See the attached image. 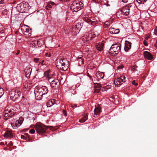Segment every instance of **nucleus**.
<instances>
[{
    "label": "nucleus",
    "mask_w": 157,
    "mask_h": 157,
    "mask_svg": "<svg viewBox=\"0 0 157 157\" xmlns=\"http://www.w3.org/2000/svg\"><path fill=\"white\" fill-rule=\"evenodd\" d=\"M16 122L17 123V124H19V121L17 120L16 121Z\"/></svg>",
    "instance_id": "4d7b16f0"
},
{
    "label": "nucleus",
    "mask_w": 157,
    "mask_h": 157,
    "mask_svg": "<svg viewBox=\"0 0 157 157\" xmlns=\"http://www.w3.org/2000/svg\"><path fill=\"white\" fill-rule=\"evenodd\" d=\"M110 21H106L104 25V27L105 29L108 28L109 26L110 25Z\"/></svg>",
    "instance_id": "393cba45"
},
{
    "label": "nucleus",
    "mask_w": 157,
    "mask_h": 157,
    "mask_svg": "<svg viewBox=\"0 0 157 157\" xmlns=\"http://www.w3.org/2000/svg\"><path fill=\"white\" fill-rule=\"evenodd\" d=\"M94 1L95 2H100V0H94Z\"/></svg>",
    "instance_id": "8fccbe9b"
},
{
    "label": "nucleus",
    "mask_w": 157,
    "mask_h": 157,
    "mask_svg": "<svg viewBox=\"0 0 157 157\" xmlns=\"http://www.w3.org/2000/svg\"><path fill=\"white\" fill-rule=\"evenodd\" d=\"M9 111L10 110H8L7 109L5 111L4 116L5 117H9L8 113H9Z\"/></svg>",
    "instance_id": "c85d7f7f"
},
{
    "label": "nucleus",
    "mask_w": 157,
    "mask_h": 157,
    "mask_svg": "<svg viewBox=\"0 0 157 157\" xmlns=\"http://www.w3.org/2000/svg\"><path fill=\"white\" fill-rule=\"evenodd\" d=\"M104 46V44L102 43H101L98 44L96 45V48L97 50L99 51H101L103 49V47Z\"/></svg>",
    "instance_id": "a211bd4d"
},
{
    "label": "nucleus",
    "mask_w": 157,
    "mask_h": 157,
    "mask_svg": "<svg viewBox=\"0 0 157 157\" xmlns=\"http://www.w3.org/2000/svg\"><path fill=\"white\" fill-rule=\"evenodd\" d=\"M79 26H81V24L79 23H78L76 24V25H74V26L72 27V30L74 31L75 30H79Z\"/></svg>",
    "instance_id": "4be33fe9"
},
{
    "label": "nucleus",
    "mask_w": 157,
    "mask_h": 157,
    "mask_svg": "<svg viewBox=\"0 0 157 157\" xmlns=\"http://www.w3.org/2000/svg\"><path fill=\"white\" fill-rule=\"evenodd\" d=\"M4 33V31L3 30H2L1 31H0V34H2Z\"/></svg>",
    "instance_id": "603ef678"
},
{
    "label": "nucleus",
    "mask_w": 157,
    "mask_h": 157,
    "mask_svg": "<svg viewBox=\"0 0 157 157\" xmlns=\"http://www.w3.org/2000/svg\"><path fill=\"white\" fill-rule=\"evenodd\" d=\"M144 54L145 59L150 60L153 59V56L152 54L149 52L146 51L144 52Z\"/></svg>",
    "instance_id": "9b49d317"
},
{
    "label": "nucleus",
    "mask_w": 157,
    "mask_h": 157,
    "mask_svg": "<svg viewBox=\"0 0 157 157\" xmlns=\"http://www.w3.org/2000/svg\"><path fill=\"white\" fill-rule=\"evenodd\" d=\"M7 142H6V143H5V144H6V145H7Z\"/></svg>",
    "instance_id": "774afa93"
},
{
    "label": "nucleus",
    "mask_w": 157,
    "mask_h": 157,
    "mask_svg": "<svg viewBox=\"0 0 157 157\" xmlns=\"http://www.w3.org/2000/svg\"><path fill=\"white\" fill-rule=\"evenodd\" d=\"M78 6H80V7L82 6H83V4L82 2H78Z\"/></svg>",
    "instance_id": "ea45409f"
},
{
    "label": "nucleus",
    "mask_w": 157,
    "mask_h": 157,
    "mask_svg": "<svg viewBox=\"0 0 157 157\" xmlns=\"http://www.w3.org/2000/svg\"><path fill=\"white\" fill-rule=\"evenodd\" d=\"M54 100H49L46 103V105L47 107H50L54 104Z\"/></svg>",
    "instance_id": "aec40b11"
},
{
    "label": "nucleus",
    "mask_w": 157,
    "mask_h": 157,
    "mask_svg": "<svg viewBox=\"0 0 157 157\" xmlns=\"http://www.w3.org/2000/svg\"><path fill=\"white\" fill-rule=\"evenodd\" d=\"M50 3L51 5L54 6L55 4V3L53 2H51Z\"/></svg>",
    "instance_id": "de8ad7c7"
},
{
    "label": "nucleus",
    "mask_w": 157,
    "mask_h": 157,
    "mask_svg": "<svg viewBox=\"0 0 157 157\" xmlns=\"http://www.w3.org/2000/svg\"><path fill=\"white\" fill-rule=\"evenodd\" d=\"M95 89L94 92L97 93L99 92L101 89L100 85L99 84H97V85H95Z\"/></svg>",
    "instance_id": "412c9836"
},
{
    "label": "nucleus",
    "mask_w": 157,
    "mask_h": 157,
    "mask_svg": "<svg viewBox=\"0 0 157 157\" xmlns=\"http://www.w3.org/2000/svg\"><path fill=\"white\" fill-rule=\"evenodd\" d=\"M44 62V60L42 61V63H43Z\"/></svg>",
    "instance_id": "69168bd1"
},
{
    "label": "nucleus",
    "mask_w": 157,
    "mask_h": 157,
    "mask_svg": "<svg viewBox=\"0 0 157 157\" xmlns=\"http://www.w3.org/2000/svg\"><path fill=\"white\" fill-rule=\"evenodd\" d=\"M63 60H64L61 59L59 60H57V61H59V62H60V63H61L62 64L64 62H63Z\"/></svg>",
    "instance_id": "7c9ffc66"
},
{
    "label": "nucleus",
    "mask_w": 157,
    "mask_h": 157,
    "mask_svg": "<svg viewBox=\"0 0 157 157\" xmlns=\"http://www.w3.org/2000/svg\"><path fill=\"white\" fill-rule=\"evenodd\" d=\"M21 139H24L25 140L27 139V138L26 137H25V136L23 135H21Z\"/></svg>",
    "instance_id": "f704fd0d"
},
{
    "label": "nucleus",
    "mask_w": 157,
    "mask_h": 157,
    "mask_svg": "<svg viewBox=\"0 0 157 157\" xmlns=\"http://www.w3.org/2000/svg\"><path fill=\"white\" fill-rule=\"evenodd\" d=\"M34 61L35 62V63H37V62H39V58H34Z\"/></svg>",
    "instance_id": "473e14b6"
},
{
    "label": "nucleus",
    "mask_w": 157,
    "mask_h": 157,
    "mask_svg": "<svg viewBox=\"0 0 157 157\" xmlns=\"http://www.w3.org/2000/svg\"><path fill=\"white\" fill-rule=\"evenodd\" d=\"M15 108L13 107V109H8V110H10L9 113H8V116L9 117H10L11 116L14 115V114L16 112L15 111H16V110L15 109Z\"/></svg>",
    "instance_id": "2eb2a0df"
},
{
    "label": "nucleus",
    "mask_w": 157,
    "mask_h": 157,
    "mask_svg": "<svg viewBox=\"0 0 157 157\" xmlns=\"http://www.w3.org/2000/svg\"><path fill=\"white\" fill-rule=\"evenodd\" d=\"M47 7L48 8H52V6L51 5L50 3L48 5Z\"/></svg>",
    "instance_id": "a19ab883"
},
{
    "label": "nucleus",
    "mask_w": 157,
    "mask_h": 157,
    "mask_svg": "<svg viewBox=\"0 0 157 157\" xmlns=\"http://www.w3.org/2000/svg\"><path fill=\"white\" fill-rule=\"evenodd\" d=\"M101 77H102V76L103 75H103L102 73L101 74V75H100Z\"/></svg>",
    "instance_id": "680f3d73"
},
{
    "label": "nucleus",
    "mask_w": 157,
    "mask_h": 157,
    "mask_svg": "<svg viewBox=\"0 0 157 157\" xmlns=\"http://www.w3.org/2000/svg\"><path fill=\"white\" fill-rule=\"evenodd\" d=\"M68 66L67 64H65V63L64 62L63 64H62V66L61 67V68L60 69L63 70V71H66L68 68Z\"/></svg>",
    "instance_id": "5701e85b"
},
{
    "label": "nucleus",
    "mask_w": 157,
    "mask_h": 157,
    "mask_svg": "<svg viewBox=\"0 0 157 157\" xmlns=\"http://www.w3.org/2000/svg\"><path fill=\"white\" fill-rule=\"evenodd\" d=\"M45 55L46 56L48 55V57H49L50 56V54H48V53H46Z\"/></svg>",
    "instance_id": "a18cd8bd"
},
{
    "label": "nucleus",
    "mask_w": 157,
    "mask_h": 157,
    "mask_svg": "<svg viewBox=\"0 0 157 157\" xmlns=\"http://www.w3.org/2000/svg\"><path fill=\"white\" fill-rule=\"evenodd\" d=\"M83 20L86 22L92 25H94L96 23V22L92 21L90 18L87 17H83Z\"/></svg>",
    "instance_id": "f8f14e48"
},
{
    "label": "nucleus",
    "mask_w": 157,
    "mask_h": 157,
    "mask_svg": "<svg viewBox=\"0 0 157 157\" xmlns=\"http://www.w3.org/2000/svg\"><path fill=\"white\" fill-rule=\"evenodd\" d=\"M4 94V91L2 88L0 86V98Z\"/></svg>",
    "instance_id": "cd10ccee"
},
{
    "label": "nucleus",
    "mask_w": 157,
    "mask_h": 157,
    "mask_svg": "<svg viewBox=\"0 0 157 157\" xmlns=\"http://www.w3.org/2000/svg\"><path fill=\"white\" fill-rule=\"evenodd\" d=\"M63 115H64V116H67V113L65 110L63 109Z\"/></svg>",
    "instance_id": "2f4dec72"
},
{
    "label": "nucleus",
    "mask_w": 157,
    "mask_h": 157,
    "mask_svg": "<svg viewBox=\"0 0 157 157\" xmlns=\"http://www.w3.org/2000/svg\"><path fill=\"white\" fill-rule=\"evenodd\" d=\"M49 127L51 128L52 126H46L41 123L36 124L34 127L37 132L39 134H42L46 132V130Z\"/></svg>",
    "instance_id": "f257e3e1"
},
{
    "label": "nucleus",
    "mask_w": 157,
    "mask_h": 157,
    "mask_svg": "<svg viewBox=\"0 0 157 157\" xmlns=\"http://www.w3.org/2000/svg\"><path fill=\"white\" fill-rule=\"evenodd\" d=\"M109 30L110 33L113 34L118 33L120 32L119 29H115L113 28H109Z\"/></svg>",
    "instance_id": "dca6fc26"
},
{
    "label": "nucleus",
    "mask_w": 157,
    "mask_h": 157,
    "mask_svg": "<svg viewBox=\"0 0 157 157\" xmlns=\"http://www.w3.org/2000/svg\"><path fill=\"white\" fill-rule=\"evenodd\" d=\"M12 133L9 131H6L5 134H4V136L6 137H10L12 136Z\"/></svg>",
    "instance_id": "b1692460"
},
{
    "label": "nucleus",
    "mask_w": 157,
    "mask_h": 157,
    "mask_svg": "<svg viewBox=\"0 0 157 157\" xmlns=\"http://www.w3.org/2000/svg\"><path fill=\"white\" fill-rule=\"evenodd\" d=\"M122 1L124 2H127L128 1V0H122Z\"/></svg>",
    "instance_id": "5fc2aeb1"
},
{
    "label": "nucleus",
    "mask_w": 157,
    "mask_h": 157,
    "mask_svg": "<svg viewBox=\"0 0 157 157\" xmlns=\"http://www.w3.org/2000/svg\"><path fill=\"white\" fill-rule=\"evenodd\" d=\"M156 43L155 44V47H157V39L156 40Z\"/></svg>",
    "instance_id": "864d4df0"
},
{
    "label": "nucleus",
    "mask_w": 157,
    "mask_h": 157,
    "mask_svg": "<svg viewBox=\"0 0 157 157\" xmlns=\"http://www.w3.org/2000/svg\"><path fill=\"white\" fill-rule=\"evenodd\" d=\"M9 144L10 146H12L13 145V143H12V141H10Z\"/></svg>",
    "instance_id": "49530a36"
},
{
    "label": "nucleus",
    "mask_w": 157,
    "mask_h": 157,
    "mask_svg": "<svg viewBox=\"0 0 157 157\" xmlns=\"http://www.w3.org/2000/svg\"><path fill=\"white\" fill-rule=\"evenodd\" d=\"M10 97L11 99L13 101H15L21 95V92L19 89H17L16 90L13 89L9 93Z\"/></svg>",
    "instance_id": "f03ea898"
},
{
    "label": "nucleus",
    "mask_w": 157,
    "mask_h": 157,
    "mask_svg": "<svg viewBox=\"0 0 157 157\" xmlns=\"http://www.w3.org/2000/svg\"><path fill=\"white\" fill-rule=\"evenodd\" d=\"M125 77L124 75H121L120 77L116 78L115 80V86L121 85L123 82H125Z\"/></svg>",
    "instance_id": "20e7f679"
},
{
    "label": "nucleus",
    "mask_w": 157,
    "mask_h": 157,
    "mask_svg": "<svg viewBox=\"0 0 157 157\" xmlns=\"http://www.w3.org/2000/svg\"><path fill=\"white\" fill-rule=\"evenodd\" d=\"M59 84V80L57 79L53 80L51 82V86L53 88L55 87V89H58Z\"/></svg>",
    "instance_id": "0eeeda50"
},
{
    "label": "nucleus",
    "mask_w": 157,
    "mask_h": 157,
    "mask_svg": "<svg viewBox=\"0 0 157 157\" xmlns=\"http://www.w3.org/2000/svg\"><path fill=\"white\" fill-rule=\"evenodd\" d=\"M18 127V124H17V123L15 122V124H14V127L16 128L17 127Z\"/></svg>",
    "instance_id": "79ce46f5"
},
{
    "label": "nucleus",
    "mask_w": 157,
    "mask_h": 157,
    "mask_svg": "<svg viewBox=\"0 0 157 157\" xmlns=\"http://www.w3.org/2000/svg\"><path fill=\"white\" fill-rule=\"evenodd\" d=\"M20 53V50H17V52L16 53V54L17 55H18Z\"/></svg>",
    "instance_id": "3c124183"
},
{
    "label": "nucleus",
    "mask_w": 157,
    "mask_h": 157,
    "mask_svg": "<svg viewBox=\"0 0 157 157\" xmlns=\"http://www.w3.org/2000/svg\"><path fill=\"white\" fill-rule=\"evenodd\" d=\"M145 46H148V43L147 41H146V40H144L143 42Z\"/></svg>",
    "instance_id": "72a5a7b5"
},
{
    "label": "nucleus",
    "mask_w": 157,
    "mask_h": 157,
    "mask_svg": "<svg viewBox=\"0 0 157 157\" xmlns=\"http://www.w3.org/2000/svg\"><path fill=\"white\" fill-rule=\"evenodd\" d=\"M60 80H63V77H60Z\"/></svg>",
    "instance_id": "052dcab7"
},
{
    "label": "nucleus",
    "mask_w": 157,
    "mask_h": 157,
    "mask_svg": "<svg viewBox=\"0 0 157 157\" xmlns=\"http://www.w3.org/2000/svg\"><path fill=\"white\" fill-rule=\"evenodd\" d=\"M71 107H72V108H73V107H74V106H73V105H71Z\"/></svg>",
    "instance_id": "e2e57ef3"
},
{
    "label": "nucleus",
    "mask_w": 157,
    "mask_h": 157,
    "mask_svg": "<svg viewBox=\"0 0 157 157\" xmlns=\"http://www.w3.org/2000/svg\"><path fill=\"white\" fill-rule=\"evenodd\" d=\"M121 50L120 46L118 45L117 44H113L110 48L109 51V53L110 54L112 55L113 54V53H111L113 52L115 53L114 55H117L118 53L120 52Z\"/></svg>",
    "instance_id": "7ed1b4c3"
},
{
    "label": "nucleus",
    "mask_w": 157,
    "mask_h": 157,
    "mask_svg": "<svg viewBox=\"0 0 157 157\" xmlns=\"http://www.w3.org/2000/svg\"><path fill=\"white\" fill-rule=\"evenodd\" d=\"M0 144L1 145H5L4 144L3 142H1L0 143Z\"/></svg>",
    "instance_id": "09e8293b"
},
{
    "label": "nucleus",
    "mask_w": 157,
    "mask_h": 157,
    "mask_svg": "<svg viewBox=\"0 0 157 157\" xmlns=\"http://www.w3.org/2000/svg\"><path fill=\"white\" fill-rule=\"evenodd\" d=\"M125 44L124 46V50L126 52H127L128 50L131 48V43L127 40L125 41Z\"/></svg>",
    "instance_id": "ddd939ff"
},
{
    "label": "nucleus",
    "mask_w": 157,
    "mask_h": 157,
    "mask_svg": "<svg viewBox=\"0 0 157 157\" xmlns=\"http://www.w3.org/2000/svg\"><path fill=\"white\" fill-rule=\"evenodd\" d=\"M39 92L43 93V96L47 94L48 92V89L46 86L41 87L38 90Z\"/></svg>",
    "instance_id": "9d476101"
},
{
    "label": "nucleus",
    "mask_w": 157,
    "mask_h": 157,
    "mask_svg": "<svg viewBox=\"0 0 157 157\" xmlns=\"http://www.w3.org/2000/svg\"><path fill=\"white\" fill-rule=\"evenodd\" d=\"M28 4V3L24 2H21L17 4V9L23 12L25 10V8H26V6Z\"/></svg>",
    "instance_id": "39448f33"
},
{
    "label": "nucleus",
    "mask_w": 157,
    "mask_h": 157,
    "mask_svg": "<svg viewBox=\"0 0 157 157\" xmlns=\"http://www.w3.org/2000/svg\"><path fill=\"white\" fill-rule=\"evenodd\" d=\"M35 98L37 100H40L41 99V98H43V93H41L40 92H37L36 93H35Z\"/></svg>",
    "instance_id": "4468645a"
},
{
    "label": "nucleus",
    "mask_w": 157,
    "mask_h": 157,
    "mask_svg": "<svg viewBox=\"0 0 157 157\" xmlns=\"http://www.w3.org/2000/svg\"><path fill=\"white\" fill-rule=\"evenodd\" d=\"M136 66H134L132 67V70L134 71H135L136 70Z\"/></svg>",
    "instance_id": "c03bdc74"
},
{
    "label": "nucleus",
    "mask_w": 157,
    "mask_h": 157,
    "mask_svg": "<svg viewBox=\"0 0 157 157\" xmlns=\"http://www.w3.org/2000/svg\"><path fill=\"white\" fill-rule=\"evenodd\" d=\"M25 134L28 137V141H29V140H30V139L29 138V135L27 133H26Z\"/></svg>",
    "instance_id": "58836bf2"
},
{
    "label": "nucleus",
    "mask_w": 157,
    "mask_h": 157,
    "mask_svg": "<svg viewBox=\"0 0 157 157\" xmlns=\"http://www.w3.org/2000/svg\"><path fill=\"white\" fill-rule=\"evenodd\" d=\"M29 132L33 134L35 132V130L34 129H32L30 130Z\"/></svg>",
    "instance_id": "c756f323"
},
{
    "label": "nucleus",
    "mask_w": 157,
    "mask_h": 157,
    "mask_svg": "<svg viewBox=\"0 0 157 157\" xmlns=\"http://www.w3.org/2000/svg\"><path fill=\"white\" fill-rule=\"evenodd\" d=\"M88 114H86L79 120V122L82 123L85 122L88 119Z\"/></svg>",
    "instance_id": "6ab92c4d"
},
{
    "label": "nucleus",
    "mask_w": 157,
    "mask_h": 157,
    "mask_svg": "<svg viewBox=\"0 0 157 157\" xmlns=\"http://www.w3.org/2000/svg\"><path fill=\"white\" fill-rule=\"evenodd\" d=\"M5 0H1L0 1V4L4 3H5Z\"/></svg>",
    "instance_id": "4c0bfd02"
},
{
    "label": "nucleus",
    "mask_w": 157,
    "mask_h": 157,
    "mask_svg": "<svg viewBox=\"0 0 157 157\" xmlns=\"http://www.w3.org/2000/svg\"><path fill=\"white\" fill-rule=\"evenodd\" d=\"M56 65L58 68L60 69L61 67L62 66V64L61 63L59 62V61H57L56 63Z\"/></svg>",
    "instance_id": "a878e982"
},
{
    "label": "nucleus",
    "mask_w": 157,
    "mask_h": 157,
    "mask_svg": "<svg viewBox=\"0 0 157 157\" xmlns=\"http://www.w3.org/2000/svg\"><path fill=\"white\" fill-rule=\"evenodd\" d=\"M101 111V108L100 106H96L94 111V114L98 115L100 114Z\"/></svg>",
    "instance_id": "f3484780"
},
{
    "label": "nucleus",
    "mask_w": 157,
    "mask_h": 157,
    "mask_svg": "<svg viewBox=\"0 0 157 157\" xmlns=\"http://www.w3.org/2000/svg\"><path fill=\"white\" fill-rule=\"evenodd\" d=\"M147 0H136L137 2L139 4H144L146 2Z\"/></svg>",
    "instance_id": "bb28decb"
},
{
    "label": "nucleus",
    "mask_w": 157,
    "mask_h": 157,
    "mask_svg": "<svg viewBox=\"0 0 157 157\" xmlns=\"http://www.w3.org/2000/svg\"><path fill=\"white\" fill-rule=\"evenodd\" d=\"M76 4H77L76 2H74L71 6V9L73 12H77L82 9L80 6H76V7H74V5H76Z\"/></svg>",
    "instance_id": "423d86ee"
},
{
    "label": "nucleus",
    "mask_w": 157,
    "mask_h": 157,
    "mask_svg": "<svg viewBox=\"0 0 157 157\" xmlns=\"http://www.w3.org/2000/svg\"><path fill=\"white\" fill-rule=\"evenodd\" d=\"M8 119V117H5V116H4V119L5 120H7Z\"/></svg>",
    "instance_id": "13d9d810"
},
{
    "label": "nucleus",
    "mask_w": 157,
    "mask_h": 157,
    "mask_svg": "<svg viewBox=\"0 0 157 157\" xmlns=\"http://www.w3.org/2000/svg\"><path fill=\"white\" fill-rule=\"evenodd\" d=\"M122 1L124 2H127L128 1V0H122Z\"/></svg>",
    "instance_id": "6e6d98bb"
},
{
    "label": "nucleus",
    "mask_w": 157,
    "mask_h": 157,
    "mask_svg": "<svg viewBox=\"0 0 157 157\" xmlns=\"http://www.w3.org/2000/svg\"><path fill=\"white\" fill-rule=\"evenodd\" d=\"M48 97V95L47 94H45V95L43 96V98H47Z\"/></svg>",
    "instance_id": "e433bc0d"
},
{
    "label": "nucleus",
    "mask_w": 157,
    "mask_h": 157,
    "mask_svg": "<svg viewBox=\"0 0 157 157\" xmlns=\"http://www.w3.org/2000/svg\"><path fill=\"white\" fill-rule=\"evenodd\" d=\"M44 62V60L42 61V63H43Z\"/></svg>",
    "instance_id": "0e129e2a"
},
{
    "label": "nucleus",
    "mask_w": 157,
    "mask_h": 157,
    "mask_svg": "<svg viewBox=\"0 0 157 157\" xmlns=\"http://www.w3.org/2000/svg\"><path fill=\"white\" fill-rule=\"evenodd\" d=\"M32 70V68L29 67H26L24 70L25 75L28 78H30V76Z\"/></svg>",
    "instance_id": "6e6552de"
},
{
    "label": "nucleus",
    "mask_w": 157,
    "mask_h": 157,
    "mask_svg": "<svg viewBox=\"0 0 157 157\" xmlns=\"http://www.w3.org/2000/svg\"><path fill=\"white\" fill-rule=\"evenodd\" d=\"M132 83L133 84H134L136 86H137L138 85V84L137 83H136L135 80H133L132 81Z\"/></svg>",
    "instance_id": "c9c22d12"
},
{
    "label": "nucleus",
    "mask_w": 157,
    "mask_h": 157,
    "mask_svg": "<svg viewBox=\"0 0 157 157\" xmlns=\"http://www.w3.org/2000/svg\"><path fill=\"white\" fill-rule=\"evenodd\" d=\"M87 75H88V76H90V75H89V74H87Z\"/></svg>",
    "instance_id": "338daca9"
},
{
    "label": "nucleus",
    "mask_w": 157,
    "mask_h": 157,
    "mask_svg": "<svg viewBox=\"0 0 157 157\" xmlns=\"http://www.w3.org/2000/svg\"><path fill=\"white\" fill-rule=\"evenodd\" d=\"M22 121L21 120L19 121V124L20 125H19L18 126H19L22 123Z\"/></svg>",
    "instance_id": "37998d69"
},
{
    "label": "nucleus",
    "mask_w": 157,
    "mask_h": 157,
    "mask_svg": "<svg viewBox=\"0 0 157 157\" xmlns=\"http://www.w3.org/2000/svg\"><path fill=\"white\" fill-rule=\"evenodd\" d=\"M76 4H76V5H75V7H76V5H78V2H77V1H76Z\"/></svg>",
    "instance_id": "bf43d9fd"
},
{
    "label": "nucleus",
    "mask_w": 157,
    "mask_h": 157,
    "mask_svg": "<svg viewBox=\"0 0 157 157\" xmlns=\"http://www.w3.org/2000/svg\"><path fill=\"white\" fill-rule=\"evenodd\" d=\"M129 6H126L124 8H123L121 10V13H123L124 15H128L129 12Z\"/></svg>",
    "instance_id": "1a4fd4ad"
}]
</instances>
